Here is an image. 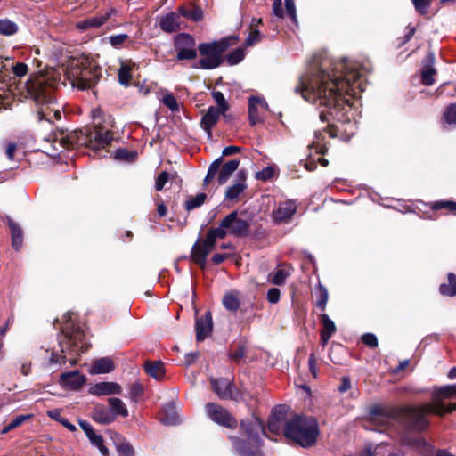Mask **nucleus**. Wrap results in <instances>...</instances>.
Wrapping results in <instances>:
<instances>
[{
    "label": "nucleus",
    "instance_id": "nucleus-1",
    "mask_svg": "<svg viewBox=\"0 0 456 456\" xmlns=\"http://www.w3.org/2000/svg\"><path fill=\"white\" fill-rule=\"evenodd\" d=\"M294 90L305 101L326 109L319 114L322 122H328L326 131L330 129V117L341 123L350 121L353 103L346 95L356 98L364 87L359 64L343 59L322 61L318 70L301 77Z\"/></svg>",
    "mask_w": 456,
    "mask_h": 456
},
{
    "label": "nucleus",
    "instance_id": "nucleus-2",
    "mask_svg": "<svg viewBox=\"0 0 456 456\" xmlns=\"http://www.w3.org/2000/svg\"><path fill=\"white\" fill-rule=\"evenodd\" d=\"M455 410V403L445 405L443 401L435 396L432 403L417 406L385 407L373 404L368 410V418L370 421L381 426L387 425L391 421H402L410 429L422 432L429 427L428 414L443 416Z\"/></svg>",
    "mask_w": 456,
    "mask_h": 456
},
{
    "label": "nucleus",
    "instance_id": "nucleus-3",
    "mask_svg": "<svg viewBox=\"0 0 456 456\" xmlns=\"http://www.w3.org/2000/svg\"><path fill=\"white\" fill-rule=\"evenodd\" d=\"M242 437H231L233 447L240 456H263L261 447L263 442L260 433H264L262 421L256 417H251L240 421Z\"/></svg>",
    "mask_w": 456,
    "mask_h": 456
},
{
    "label": "nucleus",
    "instance_id": "nucleus-4",
    "mask_svg": "<svg viewBox=\"0 0 456 456\" xmlns=\"http://www.w3.org/2000/svg\"><path fill=\"white\" fill-rule=\"evenodd\" d=\"M283 432L286 437L300 446L310 447L317 440L319 427L315 419L297 415L286 422Z\"/></svg>",
    "mask_w": 456,
    "mask_h": 456
},
{
    "label": "nucleus",
    "instance_id": "nucleus-5",
    "mask_svg": "<svg viewBox=\"0 0 456 456\" xmlns=\"http://www.w3.org/2000/svg\"><path fill=\"white\" fill-rule=\"evenodd\" d=\"M20 94L26 99L32 100L39 107L37 110L39 120L50 121L48 109L53 100V91L45 85L43 80H28L20 88Z\"/></svg>",
    "mask_w": 456,
    "mask_h": 456
},
{
    "label": "nucleus",
    "instance_id": "nucleus-6",
    "mask_svg": "<svg viewBox=\"0 0 456 456\" xmlns=\"http://www.w3.org/2000/svg\"><path fill=\"white\" fill-rule=\"evenodd\" d=\"M67 76L73 86L87 89L94 86L99 80L100 70L95 65L86 61H72L67 70Z\"/></svg>",
    "mask_w": 456,
    "mask_h": 456
},
{
    "label": "nucleus",
    "instance_id": "nucleus-7",
    "mask_svg": "<svg viewBox=\"0 0 456 456\" xmlns=\"http://www.w3.org/2000/svg\"><path fill=\"white\" fill-rule=\"evenodd\" d=\"M227 39L204 43L199 45L200 54L203 57L199 61L196 68L203 69H213L217 68L222 62V53L228 48Z\"/></svg>",
    "mask_w": 456,
    "mask_h": 456
},
{
    "label": "nucleus",
    "instance_id": "nucleus-8",
    "mask_svg": "<svg viewBox=\"0 0 456 456\" xmlns=\"http://www.w3.org/2000/svg\"><path fill=\"white\" fill-rule=\"evenodd\" d=\"M223 163V157H219L215 159L208 167V173L204 178V184L208 185L216 175L219 171V175L217 177L218 183L223 185L227 183L232 174L238 169L240 165L239 159H232L228 162Z\"/></svg>",
    "mask_w": 456,
    "mask_h": 456
},
{
    "label": "nucleus",
    "instance_id": "nucleus-9",
    "mask_svg": "<svg viewBox=\"0 0 456 456\" xmlns=\"http://www.w3.org/2000/svg\"><path fill=\"white\" fill-rule=\"evenodd\" d=\"M249 222L240 217L237 211H232L227 215L220 223L219 229L224 232L226 235L234 237H246L249 234Z\"/></svg>",
    "mask_w": 456,
    "mask_h": 456
},
{
    "label": "nucleus",
    "instance_id": "nucleus-10",
    "mask_svg": "<svg viewBox=\"0 0 456 456\" xmlns=\"http://www.w3.org/2000/svg\"><path fill=\"white\" fill-rule=\"evenodd\" d=\"M175 48L176 58L180 61L193 60L197 56L195 39L187 33L179 34L175 37Z\"/></svg>",
    "mask_w": 456,
    "mask_h": 456
},
{
    "label": "nucleus",
    "instance_id": "nucleus-11",
    "mask_svg": "<svg viewBox=\"0 0 456 456\" xmlns=\"http://www.w3.org/2000/svg\"><path fill=\"white\" fill-rule=\"evenodd\" d=\"M60 345L61 347V353L69 354H79L87 349L85 334L78 327L74 329V330L67 336L66 340L61 342Z\"/></svg>",
    "mask_w": 456,
    "mask_h": 456
},
{
    "label": "nucleus",
    "instance_id": "nucleus-12",
    "mask_svg": "<svg viewBox=\"0 0 456 456\" xmlns=\"http://www.w3.org/2000/svg\"><path fill=\"white\" fill-rule=\"evenodd\" d=\"M206 412L211 420L219 425L229 428H233L237 426L236 419L230 414V412L216 403H208L206 405Z\"/></svg>",
    "mask_w": 456,
    "mask_h": 456
},
{
    "label": "nucleus",
    "instance_id": "nucleus-13",
    "mask_svg": "<svg viewBox=\"0 0 456 456\" xmlns=\"http://www.w3.org/2000/svg\"><path fill=\"white\" fill-rule=\"evenodd\" d=\"M210 381L212 390L217 395L219 398L232 400L238 399L240 395L239 392L231 379L224 378H211Z\"/></svg>",
    "mask_w": 456,
    "mask_h": 456
},
{
    "label": "nucleus",
    "instance_id": "nucleus-14",
    "mask_svg": "<svg viewBox=\"0 0 456 456\" xmlns=\"http://www.w3.org/2000/svg\"><path fill=\"white\" fill-rule=\"evenodd\" d=\"M113 140V134L109 130H103L101 126L96 125L94 129L88 137V143L90 147L104 148L110 144Z\"/></svg>",
    "mask_w": 456,
    "mask_h": 456
},
{
    "label": "nucleus",
    "instance_id": "nucleus-15",
    "mask_svg": "<svg viewBox=\"0 0 456 456\" xmlns=\"http://www.w3.org/2000/svg\"><path fill=\"white\" fill-rule=\"evenodd\" d=\"M247 172L244 169L239 170L235 182L226 189L224 198L227 200H236L248 187Z\"/></svg>",
    "mask_w": 456,
    "mask_h": 456
},
{
    "label": "nucleus",
    "instance_id": "nucleus-16",
    "mask_svg": "<svg viewBox=\"0 0 456 456\" xmlns=\"http://www.w3.org/2000/svg\"><path fill=\"white\" fill-rule=\"evenodd\" d=\"M297 211V204L294 200L281 202L276 209L273 210V218L275 222L282 223L289 220Z\"/></svg>",
    "mask_w": 456,
    "mask_h": 456
},
{
    "label": "nucleus",
    "instance_id": "nucleus-17",
    "mask_svg": "<svg viewBox=\"0 0 456 456\" xmlns=\"http://www.w3.org/2000/svg\"><path fill=\"white\" fill-rule=\"evenodd\" d=\"M86 381L84 375L78 370H71L64 372L60 377L61 386L72 390L79 389Z\"/></svg>",
    "mask_w": 456,
    "mask_h": 456
},
{
    "label": "nucleus",
    "instance_id": "nucleus-18",
    "mask_svg": "<svg viewBox=\"0 0 456 456\" xmlns=\"http://www.w3.org/2000/svg\"><path fill=\"white\" fill-rule=\"evenodd\" d=\"M196 339L197 341H203L212 332L213 322L210 312L205 313V314L196 320Z\"/></svg>",
    "mask_w": 456,
    "mask_h": 456
},
{
    "label": "nucleus",
    "instance_id": "nucleus-19",
    "mask_svg": "<svg viewBox=\"0 0 456 456\" xmlns=\"http://www.w3.org/2000/svg\"><path fill=\"white\" fill-rule=\"evenodd\" d=\"M222 112L214 106H210L200 120L201 128L207 133L208 138L212 136V128L216 125Z\"/></svg>",
    "mask_w": 456,
    "mask_h": 456
},
{
    "label": "nucleus",
    "instance_id": "nucleus-20",
    "mask_svg": "<svg viewBox=\"0 0 456 456\" xmlns=\"http://www.w3.org/2000/svg\"><path fill=\"white\" fill-rule=\"evenodd\" d=\"M122 388L116 382H100L91 387L89 392L93 395H110L121 394Z\"/></svg>",
    "mask_w": 456,
    "mask_h": 456
},
{
    "label": "nucleus",
    "instance_id": "nucleus-21",
    "mask_svg": "<svg viewBox=\"0 0 456 456\" xmlns=\"http://www.w3.org/2000/svg\"><path fill=\"white\" fill-rule=\"evenodd\" d=\"M268 107L266 102L264 99L258 97H250L248 100V118L251 126H256L262 121L258 109L266 110Z\"/></svg>",
    "mask_w": 456,
    "mask_h": 456
},
{
    "label": "nucleus",
    "instance_id": "nucleus-22",
    "mask_svg": "<svg viewBox=\"0 0 456 456\" xmlns=\"http://www.w3.org/2000/svg\"><path fill=\"white\" fill-rule=\"evenodd\" d=\"M159 28L166 33L176 32L180 29V17L174 12L163 15L159 20Z\"/></svg>",
    "mask_w": 456,
    "mask_h": 456
},
{
    "label": "nucleus",
    "instance_id": "nucleus-23",
    "mask_svg": "<svg viewBox=\"0 0 456 456\" xmlns=\"http://www.w3.org/2000/svg\"><path fill=\"white\" fill-rule=\"evenodd\" d=\"M287 407L279 405L273 409L272 416L268 421V429L273 433H278L281 428V423L284 419Z\"/></svg>",
    "mask_w": 456,
    "mask_h": 456
},
{
    "label": "nucleus",
    "instance_id": "nucleus-24",
    "mask_svg": "<svg viewBox=\"0 0 456 456\" xmlns=\"http://www.w3.org/2000/svg\"><path fill=\"white\" fill-rule=\"evenodd\" d=\"M112 13L113 10H110L103 15L81 20L77 23L76 27L77 29L81 31H86L90 28H99L102 26L110 18Z\"/></svg>",
    "mask_w": 456,
    "mask_h": 456
},
{
    "label": "nucleus",
    "instance_id": "nucleus-25",
    "mask_svg": "<svg viewBox=\"0 0 456 456\" xmlns=\"http://www.w3.org/2000/svg\"><path fill=\"white\" fill-rule=\"evenodd\" d=\"M114 370L113 361L109 357L96 360L90 368L91 374L109 373Z\"/></svg>",
    "mask_w": 456,
    "mask_h": 456
},
{
    "label": "nucleus",
    "instance_id": "nucleus-26",
    "mask_svg": "<svg viewBox=\"0 0 456 456\" xmlns=\"http://www.w3.org/2000/svg\"><path fill=\"white\" fill-rule=\"evenodd\" d=\"M92 418L94 421L108 425L114 421V416L103 405H96L92 412Z\"/></svg>",
    "mask_w": 456,
    "mask_h": 456
},
{
    "label": "nucleus",
    "instance_id": "nucleus-27",
    "mask_svg": "<svg viewBox=\"0 0 456 456\" xmlns=\"http://www.w3.org/2000/svg\"><path fill=\"white\" fill-rule=\"evenodd\" d=\"M178 12L180 15L192 21H200L203 19V10L195 4H191L189 7L180 6Z\"/></svg>",
    "mask_w": 456,
    "mask_h": 456
},
{
    "label": "nucleus",
    "instance_id": "nucleus-28",
    "mask_svg": "<svg viewBox=\"0 0 456 456\" xmlns=\"http://www.w3.org/2000/svg\"><path fill=\"white\" fill-rule=\"evenodd\" d=\"M7 224L11 230L12 244L15 249H19L23 242V233L20 226L12 218H7Z\"/></svg>",
    "mask_w": 456,
    "mask_h": 456
},
{
    "label": "nucleus",
    "instance_id": "nucleus-29",
    "mask_svg": "<svg viewBox=\"0 0 456 456\" xmlns=\"http://www.w3.org/2000/svg\"><path fill=\"white\" fill-rule=\"evenodd\" d=\"M145 371L156 380H161L165 375V368L161 362L147 361L144 364Z\"/></svg>",
    "mask_w": 456,
    "mask_h": 456
},
{
    "label": "nucleus",
    "instance_id": "nucleus-30",
    "mask_svg": "<svg viewBox=\"0 0 456 456\" xmlns=\"http://www.w3.org/2000/svg\"><path fill=\"white\" fill-rule=\"evenodd\" d=\"M224 232L223 230L216 228H212L208 232V234L205 240L201 242L205 248L211 252L216 245V241L217 239H224Z\"/></svg>",
    "mask_w": 456,
    "mask_h": 456
},
{
    "label": "nucleus",
    "instance_id": "nucleus-31",
    "mask_svg": "<svg viewBox=\"0 0 456 456\" xmlns=\"http://www.w3.org/2000/svg\"><path fill=\"white\" fill-rule=\"evenodd\" d=\"M290 268H284L279 265L273 273L269 275V281L274 285H282L285 283L287 278L290 276Z\"/></svg>",
    "mask_w": 456,
    "mask_h": 456
},
{
    "label": "nucleus",
    "instance_id": "nucleus-32",
    "mask_svg": "<svg viewBox=\"0 0 456 456\" xmlns=\"http://www.w3.org/2000/svg\"><path fill=\"white\" fill-rule=\"evenodd\" d=\"M209 253L201 242L197 241L191 248V258L196 264L204 266Z\"/></svg>",
    "mask_w": 456,
    "mask_h": 456
},
{
    "label": "nucleus",
    "instance_id": "nucleus-33",
    "mask_svg": "<svg viewBox=\"0 0 456 456\" xmlns=\"http://www.w3.org/2000/svg\"><path fill=\"white\" fill-rule=\"evenodd\" d=\"M110 413L113 414L114 419L117 416L127 417L128 410L123 401L117 397H110L108 399Z\"/></svg>",
    "mask_w": 456,
    "mask_h": 456
},
{
    "label": "nucleus",
    "instance_id": "nucleus-34",
    "mask_svg": "<svg viewBox=\"0 0 456 456\" xmlns=\"http://www.w3.org/2000/svg\"><path fill=\"white\" fill-rule=\"evenodd\" d=\"M430 61L426 64L422 69L421 73V82L423 85L429 86H432L435 82L434 76L436 74V69L434 68V56L433 54L429 55Z\"/></svg>",
    "mask_w": 456,
    "mask_h": 456
},
{
    "label": "nucleus",
    "instance_id": "nucleus-35",
    "mask_svg": "<svg viewBox=\"0 0 456 456\" xmlns=\"http://www.w3.org/2000/svg\"><path fill=\"white\" fill-rule=\"evenodd\" d=\"M439 291L444 296H456V275L450 273L448 274V282L441 284L439 287Z\"/></svg>",
    "mask_w": 456,
    "mask_h": 456
},
{
    "label": "nucleus",
    "instance_id": "nucleus-36",
    "mask_svg": "<svg viewBox=\"0 0 456 456\" xmlns=\"http://www.w3.org/2000/svg\"><path fill=\"white\" fill-rule=\"evenodd\" d=\"M131 66L126 61H122L120 68L118 69V82L125 86H127L130 84L132 76H131Z\"/></svg>",
    "mask_w": 456,
    "mask_h": 456
},
{
    "label": "nucleus",
    "instance_id": "nucleus-37",
    "mask_svg": "<svg viewBox=\"0 0 456 456\" xmlns=\"http://www.w3.org/2000/svg\"><path fill=\"white\" fill-rule=\"evenodd\" d=\"M223 305L227 310L235 312L240 307V301L235 294L228 293L223 298Z\"/></svg>",
    "mask_w": 456,
    "mask_h": 456
},
{
    "label": "nucleus",
    "instance_id": "nucleus-38",
    "mask_svg": "<svg viewBox=\"0 0 456 456\" xmlns=\"http://www.w3.org/2000/svg\"><path fill=\"white\" fill-rule=\"evenodd\" d=\"M87 437H88L89 441L91 442V444L99 449L102 455H103V456L108 455L109 451H108L107 447L104 446L103 438L101 435L96 434L94 431L92 434L88 435Z\"/></svg>",
    "mask_w": 456,
    "mask_h": 456
},
{
    "label": "nucleus",
    "instance_id": "nucleus-39",
    "mask_svg": "<svg viewBox=\"0 0 456 456\" xmlns=\"http://www.w3.org/2000/svg\"><path fill=\"white\" fill-rule=\"evenodd\" d=\"M18 30V26L15 22L10 20H0V34L4 36H12Z\"/></svg>",
    "mask_w": 456,
    "mask_h": 456
},
{
    "label": "nucleus",
    "instance_id": "nucleus-40",
    "mask_svg": "<svg viewBox=\"0 0 456 456\" xmlns=\"http://www.w3.org/2000/svg\"><path fill=\"white\" fill-rule=\"evenodd\" d=\"M212 97L218 106L216 109H218V110H220L224 115L229 109V105L224 98V94L220 91H213Z\"/></svg>",
    "mask_w": 456,
    "mask_h": 456
},
{
    "label": "nucleus",
    "instance_id": "nucleus-41",
    "mask_svg": "<svg viewBox=\"0 0 456 456\" xmlns=\"http://www.w3.org/2000/svg\"><path fill=\"white\" fill-rule=\"evenodd\" d=\"M321 322L322 324V332H328L331 336L336 332V325L328 314H322L321 315Z\"/></svg>",
    "mask_w": 456,
    "mask_h": 456
},
{
    "label": "nucleus",
    "instance_id": "nucleus-42",
    "mask_svg": "<svg viewBox=\"0 0 456 456\" xmlns=\"http://www.w3.org/2000/svg\"><path fill=\"white\" fill-rule=\"evenodd\" d=\"M31 418L30 414L19 415L10 421L2 430V434H6L10 430L20 426L24 421Z\"/></svg>",
    "mask_w": 456,
    "mask_h": 456
},
{
    "label": "nucleus",
    "instance_id": "nucleus-43",
    "mask_svg": "<svg viewBox=\"0 0 456 456\" xmlns=\"http://www.w3.org/2000/svg\"><path fill=\"white\" fill-rule=\"evenodd\" d=\"M431 208L435 210L445 208L449 212L456 215V202L452 200H440L433 202Z\"/></svg>",
    "mask_w": 456,
    "mask_h": 456
},
{
    "label": "nucleus",
    "instance_id": "nucleus-44",
    "mask_svg": "<svg viewBox=\"0 0 456 456\" xmlns=\"http://www.w3.org/2000/svg\"><path fill=\"white\" fill-rule=\"evenodd\" d=\"M244 51L240 48H237L228 53L225 59L230 65H235L240 62L244 59Z\"/></svg>",
    "mask_w": 456,
    "mask_h": 456
},
{
    "label": "nucleus",
    "instance_id": "nucleus-45",
    "mask_svg": "<svg viewBox=\"0 0 456 456\" xmlns=\"http://www.w3.org/2000/svg\"><path fill=\"white\" fill-rule=\"evenodd\" d=\"M206 198L207 196L205 193H200L196 195L194 198L190 199L185 203L186 209L191 210L201 206L205 202Z\"/></svg>",
    "mask_w": 456,
    "mask_h": 456
},
{
    "label": "nucleus",
    "instance_id": "nucleus-46",
    "mask_svg": "<svg viewBox=\"0 0 456 456\" xmlns=\"http://www.w3.org/2000/svg\"><path fill=\"white\" fill-rule=\"evenodd\" d=\"M318 293V299H317V306L321 308L322 310H324L326 307V304L328 301V290L327 289L322 286V284H319L317 289Z\"/></svg>",
    "mask_w": 456,
    "mask_h": 456
},
{
    "label": "nucleus",
    "instance_id": "nucleus-47",
    "mask_svg": "<svg viewBox=\"0 0 456 456\" xmlns=\"http://www.w3.org/2000/svg\"><path fill=\"white\" fill-rule=\"evenodd\" d=\"M417 12L421 15L428 13L431 5V0H411Z\"/></svg>",
    "mask_w": 456,
    "mask_h": 456
},
{
    "label": "nucleus",
    "instance_id": "nucleus-48",
    "mask_svg": "<svg viewBox=\"0 0 456 456\" xmlns=\"http://www.w3.org/2000/svg\"><path fill=\"white\" fill-rule=\"evenodd\" d=\"M162 102L165 106H167L171 111H177L179 110V104L177 100L172 94H166L162 98Z\"/></svg>",
    "mask_w": 456,
    "mask_h": 456
},
{
    "label": "nucleus",
    "instance_id": "nucleus-49",
    "mask_svg": "<svg viewBox=\"0 0 456 456\" xmlns=\"http://www.w3.org/2000/svg\"><path fill=\"white\" fill-rule=\"evenodd\" d=\"M136 156L135 152L128 151L126 149H118L115 151L114 158L119 160L132 161Z\"/></svg>",
    "mask_w": 456,
    "mask_h": 456
},
{
    "label": "nucleus",
    "instance_id": "nucleus-50",
    "mask_svg": "<svg viewBox=\"0 0 456 456\" xmlns=\"http://www.w3.org/2000/svg\"><path fill=\"white\" fill-rule=\"evenodd\" d=\"M444 118L448 124L456 123V103L448 106L444 113Z\"/></svg>",
    "mask_w": 456,
    "mask_h": 456
},
{
    "label": "nucleus",
    "instance_id": "nucleus-51",
    "mask_svg": "<svg viewBox=\"0 0 456 456\" xmlns=\"http://www.w3.org/2000/svg\"><path fill=\"white\" fill-rule=\"evenodd\" d=\"M129 38V36L126 34H118L110 36L109 37V42L111 46L115 48L120 47L121 45H123L127 39Z\"/></svg>",
    "mask_w": 456,
    "mask_h": 456
},
{
    "label": "nucleus",
    "instance_id": "nucleus-52",
    "mask_svg": "<svg viewBox=\"0 0 456 456\" xmlns=\"http://www.w3.org/2000/svg\"><path fill=\"white\" fill-rule=\"evenodd\" d=\"M438 395H442L446 398L456 396V385H447L441 387L438 389Z\"/></svg>",
    "mask_w": 456,
    "mask_h": 456
},
{
    "label": "nucleus",
    "instance_id": "nucleus-53",
    "mask_svg": "<svg viewBox=\"0 0 456 456\" xmlns=\"http://www.w3.org/2000/svg\"><path fill=\"white\" fill-rule=\"evenodd\" d=\"M274 175V169L272 167H266L256 173V178L261 181H267Z\"/></svg>",
    "mask_w": 456,
    "mask_h": 456
},
{
    "label": "nucleus",
    "instance_id": "nucleus-54",
    "mask_svg": "<svg viewBox=\"0 0 456 456\" xmlns=\"http://www.w3.org/2000/svg\"><path fill=\"white\" fill-rule=\"evenodd\" d=\"M261 39V33L259 30L254 29L249 35L247 37L244 45L247 47L252 46L256 43L259 42Z\"/></svg>",
    "mask_w": 456,
    "mask_h": 456
},
{
    "label": "nucleus",
    "instance_id": "nucleus-55",
    "mask_svg": "<svg viewBox=\"0 0 456 456\" xmlns=\"http://www.w3.org/2000/svg\"><path fill=\"white\" fill-rule=\"evenodd\" d=\"M168 179L169 174L167 171L161 172L156 179L155 190L158 191H161L165 184L167 183Z\"/></svg>",
    "mask_w": 456,
    "mask_h": 456
},
{
    "label": "nucleus",
    "instance_id": "nucleus-56",
    "mask_svg": "<svg viewBox=\"0 0 456 456\" xmlns=\"http://www.w3.org/2000/svg\"><path fill=\"white\" fill-rule=\"evenodd\" d=\"M285 9L292 21L297 23V11L294 0H285Z\"/></svg>",
    "mask_w": 456,
    "mask_h": 456
},
{
    "label": "nucleus",
    "instance_id": "nucleus-57",
    "mask_svg": "<svg viewBox=\"0 0 456 456\" xmlns=\"http://www.w3.org/2000/svg\"><path fill=\"white\" fill-rule=\"evenodd\" d=\"M118 452L119 456H133V447L128 443H121L118 446Z\"/></svg>",
    "mask_w": 456,
    "mask_h": 456
},
{
    "label": "nucleus",
    "instance_id": "nucleus-58",
    "mask_svg": "<svg viewBox=\"0 0 456 456\" xmlns=\"http://www.w3.org/2000/svg\"><path fill=\"white\" fill-rule=\"evenodd\" d=\"M28 65L23 62H18L12 67L13 74L18 77H23L28 73Z\"/></svg>",
    "mask_w": 456,
    "mask_h": 456
},
{
    "label": "nucleus",
    "instance_id": "nucleus-59",
    "mask_svg": "<svg viewBox=\"0 0 456 456\" xmlns=\"http://www.w3.org/2000/svg\"><path fill=\"white\" fill-rule=\"evenodd\" d=\"M281 297V291L277 288H272L267 291V300L271 304H276L279 302Z\"/></svg>",
    "mask_w": 456,
    "mask_h": 456
},
{
    "label": "nucleus",
    "instance_id": "nucleus-60",
    "mask_svg": "<svg viewBox=\"0 0 456 456\" xmlns=\"http://www.w3.org/2000/svg\"><path fill=\"white\" fill-rule=\"evenodd\" d=\"M65 362H66V355H59L53 352L51 353L49 361H48L49 366H52L53 364L61 365V364H64Z\"/></svg>",
    "mask_w": 456,
    "mask_h": 456
},
{
    "label": "nucleus",
    "instance_id": "nucleus-61",
    "mask_svg": "<svg viewBox=\"0 0 456 456\" xmlns=\"http://www.w3.org/2000/svg\"><path fill=\"white\" fill-rule=\"evenodd\" d=\"M362 340L365 345L370 347H376L378 346L377 337L372 333H366L362 335Z\"/></svg>",
    "mask_w": 456,
    "mask_h": 456
},
{
    "label": "nucleus",
    "instance_id": "nucleus-62",
    "mask_svg": "<svg viewBox=\"0 0 456 456\" xmlns=\"http://www.w3.org/2000/svg\"><path fill=\"white\" fill-rule=\"evenodd\" d=\"M143 388L140 383H134L130 387V397L132 399H136L137 397L142 395Z\"/></svg>",
    "mask_w": 456,
    "mask_h": 456
},
{
    "label": "nucleus",
    "instance_id": "nucleus-63",
    "mask_svg": "<svg viewBox=\"0 0 456 456\" xmlns=\"http://www.w3.org/2000/svg\"><path fill=\"white\" fill-rule=\"evenodd\" d=\"M273 12L278 18L283 16V6L281 0H274L273 3Z\"/></svg>",
    "mask_w": 456,
    "mask_h": 456
},
{
    "label": "nucleus",
    "instance_id": "nucleus-64",
    "mask_svg": "<svg viewBox=\"0 0 456 456\" xmlns=\"http://www.w3.org/2000/svg\"><path fill=\"white\" fill-rule=\"evenodd\" d=\"M309 370L311 374L316 378L317 377V367H316V358L314 354H311L308 359Z\"/></svg>",
    "mask_w": 456,
    "mask_h": 456
}]
</instances>
